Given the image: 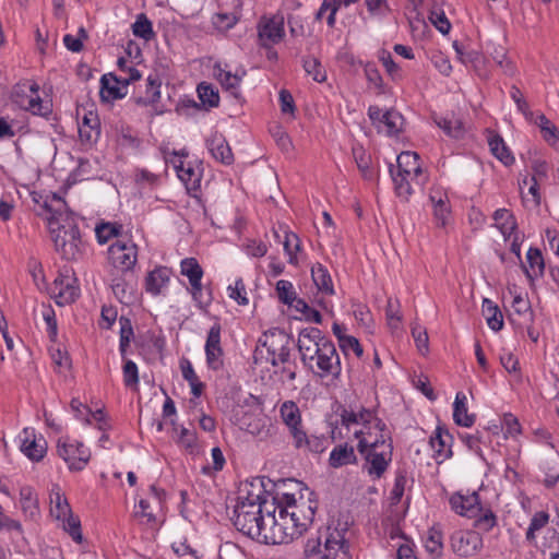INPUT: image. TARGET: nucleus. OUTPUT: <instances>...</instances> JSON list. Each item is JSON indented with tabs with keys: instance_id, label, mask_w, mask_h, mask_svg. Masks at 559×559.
<instances>
[{
	"instance_id": "nucleus-8",
	"label": "nucleus",
	"mask_w": 559,
	"mask_h": 559,
	"mask_svg": "<svg viewBox=\"0 0 559 559\" xmlns=\"http://www.w3.org/2000/svg\"><path fill=\"white\" fill-rule=\"evenodd\" d=\"M173 157H165L166 163H171L174 168L176 169L178 178L186 185V188L189 191H197L200 189L202 174L201 171L193 167L190 163L186 164L183 162V157L188 156V153L185 150L180 152L174 151L171 153Z\"/></svg>"
},
{
	"instance_id": "nucleus-12",
	"label": "nucleus",
	"mask_w": 559,
	"mask_h": 559,
	"mask_svg": "<svg viewBox=\"0 0 559 559\" xmlns=\"http://www.w3.org/2000/svg\"><path fill=\"white\" fill-rule=\"evenodd\" d=\"M258 36L263 47L280 43L285 36L284 17L276 14L262 16L258 23Z\"/></svg>"
},
{
	"instance_id": "nucleus-22",
	"label": "nucleus",
	"mask_w": 559,
	"mask_h": 559,
	"mask_svg": "<svg viewBox=\"0 0 559 559\" xmlns=\"http://www.w3.org/2000/svg\"><path fill=\"white\" fill-rule=\"evenodd\" d=\"M259 343L266 348L267 354H276L282 350L290 349V337L287 333L280 329H273L264 333L263 338Z\"/></svg>"
},
{
	"instance_id": "nucleus-47",
	"label": "nucleus",
	"mask_w": 559,
	"mask_h": 559,
	"mask_svg": "<svg viewBox=\"0 0 559 559\" xmlns=\"http://www.w3.org/2000/svg\"><path fill=\"white\" fill-rule=\"evenodd\" d=\"M549 522V514L545 511H539V512H536L533 518L531 519V523H530V526L526 531V539L528 542H534L535 540V533L539 530H542L543 527H545Z\"/></svg>"
},
{
	"instance_id": "nucleus-21",
	"label": "nucleus",
	"mask_w": 559,
	"mask_h": 559,
	"mask_svg": "<svg viewBox=\"0 0 559 559\" xmlns=\"http://www.w3.org/2000/svg\"><path fill=\"white\" fill-rule=\"evenodd\" d=\"M281 417L284 424L287 426L292 438H298L300 441L301 430H304L301 426V415L298 406L293 401H286L282 404L280 408Z\"/></svg>"
},
{
	"instance_id": "nucleus-44",
	"label": "nucleus",
	"mask_w": 559,
	"mask_h": 559,
	"mask_svg": "<svg viewBox=\"0 0 559 559\" xmlns=\"http://www.w3.org/2000/svg\"><path fill=\"white\" fill-rule=\"evenodd\" d=\"M122 226L117 223H102L95 227L96 238L99 243H106L110 238L119 236Z\"/></svg>"
},
{
	"instance_id": "nucleus-15",
	"label": "nucleus",
	"mask_w": 559,
	"mask_h": 559,
	"mask_svg": "<svg viewBox=\"0 0 559 559\" xmlns=\"http://www.w3.org/2000/svg\"><path fill=\"white\" fill-rule=\"evenodd\" d=\"M213 74L226 92H229V94L237 99L240 98L239 86L242 78L246 75L245 70H241L240 73L238 71L233 73L228 69V64L223 67L221 63H215Z\"/></svg>"
},
{
	"instance_id": "nucleus-7",
	"label": "nucleus",
	"mask_w": 559,
	"mask_h": 559,
	"mask_svg": "<svg viewBox=\"0 0 559 559\" xmlns=\"http://www.w3.org/2000/svg\"><path fill=\"white\" fill-rule=\"evenodd\" d=\"M109 263L123 273L132 271L138 262V246L132 241L116 240L108 248Z\"/></svg>"
},
{
	"instance_id": "nucleus-59",
	"label": "nucleus",
	"mask_w": 559,
	"mask_h": 559,
	"mask_svg": "<svg viewBox=\"0 0 559 559\" xmlns=\"http://www.w3.org/2000/svg\"><path fill=\"white\" fill-rule=\"evenodd\" d=\"M474 519V526L484 532H489L497 524V518L491 510H487L484 513L480 512Z\"/></svg>"
},
{
	"instance_id": "nucleus-39",
	"label": "nucleus",
	"mask_w": 559,
	"mask_h": 559,
	"mask_svg": "<svg viewBox=\"0 0 559 559\" xmlns=\"http://www.w3.org/2000/svg\"><path fill=\"white\" fill-rule=\"evenodd\" d=\"M71 512V507L63 495L55 492V495L50 497V513L58 521L64 516L69 518Z\"/></svg>"
},
{
	"instance_id": "nucleus-34",
	"label": "nucleus",
	"mask_w": 559,
	"mask_h": 559,
	"mask_svg": "<svg viewBox=\"0 0 559 559\" xmlns=\"http://www.w3.org/2000/svg\"><path fill=\"white\" fill-rule=\"evenodd\" d=\"M483 312L486 316L489 328L500 331L503 328V317L497 305L488 298L483 300Z\"/></svg>"
},
{
	"instance_id": "nucleus-32",
	"label": "nucleus",
	"mask_w": 559,
	"mask_h": 559,
	"mask_svg": "<svg viewBox=\"0 0 559 559\" xmlns=\"http://www.w3.org/2000/svg\"><path fill=\"white\" fill-rule=\"evenodd\" d=\"M493 221L504 238H510L518 227L514 215L507 209L497 210L493 213Z\"/></svg>"
},
{
	"instance_id": "nucleus-62",
	"label": "nucleus",
	"mask_w": 559,
	"mask_h": 559,
	"mask_svg": "<svg viewBox=\"0 0 559 559\" xmlns=\"http://www.w3.org/2000/svg\"><path fill=\"white\" fill-rule=\"evenodd\" d=\"M229 297L236 300L239 305L246 306L249 300L247 298L246 286L242 278H238L234 286L228 287Z\"/></svg>"
},
{
	"instance_id": "nucleus-42",
	"label": "nucleus",
	"mask_w": 559,
	"mask_h": 559,
	"mask_svg": "<svg viewBox=\"0 0 559 559\" xmlns=\"http://www.w3.org/2000/svg\"><path fill=\"white\" fill-rule=\"evenodd\" d=\"M302 67L308 75L312 76L316 82L322 83L326 80V72L319 59L314 57H305Z\"/></svg>"
},
{
	"instance_id": "nucleus-11",
	"label": "nucleus",
	"mask_w": 559,
	"mask_h": 559,
	"mask_svg": "<svg viewBox=\"0 0 559 559\" xmlns=\"http://www.w3.org/2000/svg\"><path fill=\"white\" fill-rule=\"evenodd\" d=\"M450 545L457 556L471 557L483 548V538L474 531H456L451 535Z\"/></svg>"
},
{
	"instance_id": "nucleus-4",
	"label": "nucleus",
	"mask_w": 559,
	"mask_h": 559,
	"mask_svg": "<svg viewBox=\"0 0 559 559\" xmlns=\"http://www.w3.org/2000/svg\"><path fill=\"white\" fill-rule=\"evenodd\" d=\"M43 207L50 214L48 223L56 251L66 260L79 259L84 248L79 227L75 224L59 225L56 217L58 211L53 210L47 201L44 202Z\"/></svg>"
},
{
	"instance_id": "nucleus-9",
	"label": "nucleus",
	"mask_w": 559,
	"mask_h": 559,
	"mask_svg": "<svg viewBox=\"0 0 559 559\" xmlns=\"http://www.w3.org/2000/svg\"><path fill=\"white\" fill-rule=\"evenodd\" d=\"M221 324L215 323L211 326L207 332L206 341H205V358L206 366L209 369L213 371L223 370L224 364V349L221 344Z\"/></svg>"
},
{
	"instance_id": "nucleus-13",
	"label": "nucleus",
	"mask_w": 559,
	"mask_h": 559,
	"mask_svg": "<svg viewBox=\"0 0 559 559\" xmlns=\"http://www.w3.org/2000/svg\"><path fill=\"white\" fill-rule=\"evenodd\" d=\"M240 428L254 436L260 441L269 440L274 435L275 430L270 419L262 414H245L240 419Z\"/></svg>"
},
{
	"instance_id": "nucleus-40",
	"label": "nucleus",
	"mask_w": 559,
	"mask_h": 559,
	"mask_svg": "<svg viewBox=\"0 0 559 559\" xmlns=\"http://www.w3.org/2000/svg\"><path fill=\"white\" fill-rule=\"evenodd\" d=\"M132 32L135 37L144 40H151L155 36L152 22L144 13L136 16L135 22L132 24Z\"/></svg>"
},
{
	"instance_id": "nucleus-57",
	"label": "nucleus",
	"mask_w": 559,
	"mask_h": 559,
	"mask_svg": "<svg viewBox=\"0 0 559 559\" xmlns=\"http://www.w3.org/2000/svg\"><path fill=\"white\" fill-rule=\"evenodd\" d=\"M412 335L414 337L417 349L426 355L429 352V337L425 328L416 324L412 328Z\"/></svg>"
},
{
	"instance_id": "nucleus-41",
	"label": "nucleus",
	"mask_w": 559,
	"mask_h": 559,
	"mask_svg": "<svg viewBox=\"0 0 559 559\" xmlns=\"http://www.w3.org/2000/svg\"><path fill=\"white\" fill-rule=\"evenodd\" d=\"M180 273L188 277L189 283L195 280H202L203 269L195 258H185L180 262Z\"/></svg>"
},
{
	"instance_id": "nucleus-2",
	"label": "nucleus",
	"mask_w": 559,
	"mask_h": 559,
	"mask_svg": "<svg viewBox=\"0 0 559 559\" xmlns=\"http://www.w3.org/2000/svg\"><path fill=\"white\" fill-rule=\"evenodd\" d=\"M297 347L302 365L314 377L340 378L342 364L336 347L318 328L302 329Z\"/></svg>"
},
{
	"instance_id": "nucleus-49",
	"label": "nucleus",
	"mask_w": 559,
	"mask_h": 559,
	"mask_svg": "<svg viewBox=\"0 0 559 559\" xmlns=\"http://www.w3.org/2000/svg\"><path fill=\"white\" fill-rule=\"evenodd\" d=\"M190 293L192 295V299L202 309L207 307L212 301L211 293H207L206 296L204 295L202 280H195L190 282Z\"/></svg>"
},
{
	"instance_id": "nucleus-6",
	"label": "nucleus",
	"mask_w": 559,
	"mask_h": 559,
	"mask_svg": "<svg viewBox=\"0 0 559 559\" xmlns=\"http://www.w3.org/2000/svg\"><path fill=\"white\" fill-rule=\"evenodd\" d=\"M141 79V73L138 69L131 70V76L119 79L112 73L104 74L100 79V98L103 102L109 103L116 99L123 98L128 93V85L131 82Z\"/></svg>"
},
{
	"instance_id": "nucleus-31",
	"label": "nucleus",
	"mask_w": 559,
	"mask_h": 559,
	"mask_svg": "<svg viewBox=\"0 0 559 559\" xmlns=\"http://www.w3.org/2000/svg\"><path fill=\"white\" fill-rule=\"evenodd\" d=\"M425 549L432 559H439L443 554V535L439 527L432 526L428 530L425 539Z\"/></svg>"
},
{
	"instance_id": "nucleus-5",
	"label": "nucleus",
	"mask_w": 559,
	"mask_h": 559,
	"mask_svg": "<svg viewBox=\"0 0 559 559\" xmlns=\"http://www.w3.org/2000/svg\"><path fill=\"white\" fill-rule=\"evenodd\" d=\"M38 92L39 85L36 82L22 81L13 86L10 98L13 104L23 110L48 117L51 114V104L44 102Z\"/></svg>"
},
{
	"instance_id": "nucleus-23",
	"label": "nucleus",
	"mask_w": 559,
	"mask_h": 559,
	"mask_svg": "<svg viewBox=\"0 0 559 559\" xmlns=\"http://www.w3.org/2000/svg\"><path fill=\"white\" fill-rule=\"evenodd\" d=\"M388 452H377L368 450L364 454L368 462V473L374 477H381L386 471L389 462L391 461L392 444L388 443Z\"/></svg>"
},
{
	"instance_id": "nucleus-29",
	"label": "nucleus",
	"mask_w": 559,
	"mask_h": 559,
	"mask_svg": "<svg viewBox=\"0 0 559 559\" xmlns=\"http://www.w3.org/2000/svg\"><path fill=\"white\" fill-rule=\"evenodd\" d=\"M488 145L493 156L497 157L504 166H510L514 163L512 153L499 134L490 133L488 136Z\"/></svg>"
},
{
	"instance_id": "nucleus-64",
	"label": "nucleus",
	"mask_w": 559,
	"mask_h": 559,
	"mask_svg": "<svg viewBox=\"0 0 559 559\" xmlns=\"http://www.w3.org/2000/svg\"><path fill=\"white\" fill-rule=\"evenodd\" d=\"M385 317L389 321V323L393 326H396V323H399L402 319V316L400 313V301L397 299L393 300L392 298L388 299L386 307H385Z\"/></svg>"
},
{
	"instance_id": "nucleus-3",
	"label": "nucleus",
	"mask_w": 559,
	"mask_h": 559,
	"mask_svg": "<svg viewBox=\"0 0 559 559\" xmlns=\"http://www.w3.org/2000/svg\"><path fill=\"white\" fill-rule=\"evenodd\" d=\"M345 532L331 526L320 530L316 537L308 538L304 549L305 559H350Z\"/></svg>"
},
{
	"instance_id": "nucleus-19",
	"label": "nucleus",
	"mask_w": 559,
	"mask_h": 559,
	"mask_svg": "<svg viewBox=\"0 0 559 559\" xmlns=\"http://www.w3.org/2000/svg\"><path fill=\"white\" fill-rule=\"evenodd\" d=\"M171 274V269L163 265L150 271L144 281L146 293L152 296L160 295L168 287Z\"/></svg>"
},
{
	"instance_id": "nucleus-52",
	"label": "nucleus",
	"mask_w": 559,
	"mask_h": 559,
	"mask_svg": "<svg viewBox=\"0 0 559 559\" xmlns=\"http://www.w3.org/2000/svg\"><path fill=\"white\" fill-rule=\"evenodd\" d=\"M353 156L357 164L358 169L361 171L365 178H369L370 173V155L366 153L362 146L353 147Z\"/></svg>"
},
{
	"instance_id": "nucleus-58",
	"label": "nucleus",
	"mask_w": 559,
	"mask_h": 559,
	"mask_svg": "<svg viewBox=\"0 0 559 559\" xmlns=\"http://www.w3.org/2000/svg\"><path fill=\"white\" fill-rule=\"evenodd\" d=\"M134 516L142 523L152 524L156 522L155 514L148 500L141 499L139 502V510L134 512Z\"/></svg>"
},
{
	"instance_id": "nucleus-25",
	"label": "nucleus",
	"mask_w": 559,
	"mask_h": 559,
	"mask_svg": "<svg viewBox=\"0 0 559 559\" xmlns=\"http://www.w3.org/2000/svg\"><path fill=\"white\" fill-rule=\"evenodd\" d=\"M467 399L463 392H457L453 403V420L457 426L472 427L476 416L467 412Z\"/></svg>"
},
{
	"instance_id": "nucleus-35",
	"label": "nucleus",
	"mask_w": 559,
	"mask_h": 559,
	"mask_svg": "<svg viewBox=\"0 0 559 559\" xmlns=\"http://www.w3.org/2000/svg\"><path fill=\"white\" fill-rule=\"evenodd\" d=\"M199 99L204 107L215 108L219 105L218 90L211 83L201 82L197 88Z\"/></svg>"
},
{
	"instance_id": "nucleus-37",
	"label": "nucleus",
	"mask_w": 559,
	"mask_h": 559,
	"mask_svg": "<svg viewBox=\"0 0 559 559\" xmlns=\"http://www.w3.org/2000/svg\"><path fill=\"white\" fill-rule=\"evenodd\" d=\"M20 501H21V508L23 512L34 519L38 515V502L37 498L33 492V489L31 487H23L20 490Z\"/></svg>"
},
{
	"instance_id": "nucleus-55",
	"label": "nucleus",
	"mask_w": 559,
	"mask_h": 559,
	"mask_svg": "<svg viewBox=\"0 0 559 559\" xmlns=\"http://www.w3.org/2000/svg\"><path fill=\"white\" fill-rule=\"evenodd\" d=\"M430 201L433 204V215L437 224L442 227L445 226L450 213L445 200H443L441 197L436 199L435 195H430Z\"/></svg>"
},
{
	"instance_id": "nucleus-45",
	"label": "nucleus",
	"mask_w": 559,
	"mask_h": 559,
	"mask_svg": "<svg viewBox=\"0 0 559 559\" xmlns=\"http://www.w3.org/2000/svg\"><path fill=\"white\" fill-rule=\"evenodd\" d=\"M536 124L540 128L543 138L549 144H555L559 139L558 129L554 126L545 115H539Z\"/></svg>"
},
{
	"instance_id": "nucleus-50",
	"label": "nucleus",
	"mask_w": 559,
	"mask_h": 559,
	"mask_svg": "<svg viewBox=\"0 0 559 559\" xmlns=\"http://www.w3.org/2000/svg\"><path fill=\"white\" fill-rule=\"evenodd\" d=\"M276 293L278 299L285 305L293 306L296 300V292L289 281L280 280L276 283Z\"/></svg>"
},
{
	"instance_id": "nucleus-18",
	"label": "nucleus",
	"mask_w": 559,
	"mask_h": 559,
	"mask_svg": "<svg viewBox=\"0 0 559 559\" xmlns=\"http://www.w3.org/2000/svg\"><path fill=\"white\" fill-rule=\"evenodd\" d=\"M397 173L412 177V180L416 179L418 185L426 182L419 164V155L415 152H402L397 156Z\"/></svg>"
},
{
	"instance_id": "nucleus-60",
	"label": "nucleus",
	"mask_w": 559,
	"mask_h": 559,
	"mask_svg": "<svg viewBox=\"0 0 559 559\" xmlns=\"http://www.w3.org/2000/svg\"><path fill=\"white\" fill-rule=\"evenodd\" d=\"M429 20L441 34L445 35L450 32L451 23L442 10H432Z\"/></svg>"
},
{
	"instance_id": "nucleus-16",
	"label": "nucleus",
	"mask_w": 559,
	"mask_h": 559,
	"mask_svg": "<svg viewBox=\"0 0 559 559\" xmlns=\"http://www.w3.org/2000/svg\"><path fill=\"white\" fill-rule=\"evenodd\" d=\"M429 443L439 463L452 456L453 437L445 427L437 426Z\"/></svg>"
},
{
	"instance_id": "nucleus-51",
	"label": "nucleus",
	"mask_w": 559,
	"mask_h": 559,
	"mask_svg": "<svg viewBox=\"0 0 559 559\" xmlns=\"http://www.w3.org/2000/svg\"><path fill=\"white\" fill-rule=\"evenodd\" d=\"M62 522L63 530L69 533L75 543L82 542L81 522L78 516H74L71 512L69 518L64 516L60 520Z\"/></svg>"
},
{
	"instance_id": "nucleus-26",
	"label": "nucleus",
	"mask_w": 559,
	"mask_h": 559,
	"mask_svg": "<svg viewBox=\"0 0 559 559\" xmlns=\"http://www.w3.org/2000/svg\"><path fill=\"white\" fill-rule=\"evenodd\" d=\"M357 457L354 448L348 443L336 445L330 453L329 464L333 468L356 463Z\"/></svg>"
},
{
	"instance_id": "nucleus-10",
	"label": "nucleus",
	"mask_w": 559,
	"mask_h": 559,
	"mask_svg": "<svg viewBox=\"0 0 559 559\" xmlns=\"http://www.w3.org/2000/svg\"><path fill=\"white\" fill-rule=\"evenodd\" d=\"M57 451L59 456L68 463L71 471H82L91 459L90 450L78 441L70 443L59 440Z\"/></svg>"
},
{
	"instance_id": "nucleus-1",
	"label": "nucleus",
	"mask_w": 559,
	"mask_h": 559,
	"mask_svg": "<svg viewBox=\"0 0 559 559\" xmlns=\"http://www.w3.org/2000/svg\"><path fill=\"white\" fill-rule=\"evenodd\" d=\"M317 502L293 492H277L272 500L263 491L239 496L233 524L243 535L266 545L288 544L312 524Z\"/></svg>"
},
{
	"instance_id": "nucleus-27",
	"label": "nucleus",
	"mask_w": 559,
	"mask_h": 559,
	"mask_svg": "<svg viewBox=\"0 0 559 559\" xmlns=\"http://www.w3.org/2000/svg\"><path fill=\"white\" fill-rule=\"evenodd\" d=\"M527 266L522 264L523 271L530 281L543 276L545 262L543 254L537 248H530L526 253Z\"/></svg>"
},
{
	"instance_id": "nucleus-53",
	"label": "nucleus",
	"mask_w": 559,
	"mask_h": 559,
	"mask_svg": "<svg viewBox=\"0 0 559 559\" xmlns=\"http://www.w3.org/2000/svg\"><path fill=\"white\" fill-rule=\"evenodd\" d=\"M238 22V17L234 13H216L212 17L213 26L219 32H227Z\"/></svg>"
},
{
	"instance_id": "nucleus-61",
	"label": "nucleus",
	"mask_w": 559,
	"mask_h": 559,
	"mask_svg": "<svg viewBox=\"0 0 559 559\" xmlns=\"http://www.w3.org/2000/svg\"><path fill=\"white\" fill-rule=\"evenodd\" d=\"M338 345L345 355L353 352L357 357H361L364 354V349L359 341L354 336L347 335L346 337L341 338V343Z\"/></svg>"
},
{
	"instance_id": "nucleus-28",
	"label": "nucleus",
	"mask_w": 559,
	"mask_h": 559,
	"mask_svg": "<svg viewBox=\"0 0 559 559\" xmlns=\"http://www.w3.org/2000/svg\"><path fill=\"white\" fill-rule=\"evenodd\" d=\"M300 438V441L297 437L293 439L295 448L306 449L312 453H322L329 444V440L324 436H308L305 430H301Z\"/></svg>"
},
{
	"instance_id": "nucleus-14",
	"label": "nucleus",
	"mask_w": 559,
	"mask_h": 559,
	"mask_svg": "<svg viewBox=\"0 0 559 559\" xmlns=\"http://www.w3.org/2000/svg\"><path fill=\"white\" fill-rule=\"evenodd\" d=\"M74 283L75 278L72 276L64 274H59L57 276L50 287V293L57 305H70L76 299L79 293Z\"/></svg>"
},
{
	"instance_id": "nucleus-43",
	"label": "nucleus",
	"mask_w": 559,
	"mask_h": 559,
	"mask_svg": "<svg viewBox=\"0 0 559 559\" xmlns=\"http://www.w3.org/2000/svg\"><path fill=\"white\" fill-rule=\"evenodd\" d=\"M453 48L459 60L464 64H472L474 68H477L483 62V56L477 50H465L459 41L453 43Z\"/></svg>"
},
{
	"instance_id": "nucleus-33",
	"label": "nucleus",
	"mask_w": 559,
	"mask_h": 559,
	"mask_svg": "<svg viewBox=\"0 0 559 559\" xmlns=\"http://www.w3.org/2000/svg\"><path fill=\"white\" fill-rule=\"evenodd\" d=\"M100 132L99 121L97 116L92 112L85 115L83 124L79 127V134L82 141L93 142L96 141Z\"/></svg>"
},
{
	"instance_id": "nucleus-63",
	"label": "nucleus",
	"mask_w": 559,
	"mask_h": 559,
	"mask_svg": "<svg viewBox=\"0 0 559 559\" xmlns=\"http://www.w3.org/2000/svg\"><path fill=\"white\" fill-rule=\"evenodd\" d=\"M437 123L448 135L452 138H460L463 134L462 123L459 120L442 118Z\"/></svg>"
},
{
	"instance_id": "nucleus-46",
	"label": "nucleus",
	"mask_w": 559,
	"mask_h": 559,
	"mask_svg": "<svg viewBox=\"0 0 559 559\" xmlns=\"http://www.w3.org/2000/svg\"><path fill=\"white\" fill-rule=\"evenodd\" d=\"M391 175H392V179L394 182L395 192H396L397 197L407 201L409 195L413 192L412 186L409 182V180H412V177L402 175L399 173L394 174L392 169H391Z\"/></svg>"
},
{
	"instance_id": "nucleus-20",
	"label": "nucleus",
	"mask_w": 559,
	"mask_h": 559,
	"mask_svg": "<svg viewBox=\"0 0 559 559\" xmlns=\"http://www.w3.org/2000/svg\"><path fill=\"white\" fill-rule=\"evenodd\" d=\"M21 451L32 461H40L47 451V442L44 438L37 439L34 429L25 428L23 430Z\"/></svg>"
},
{
	"instance_id": "nucleus-38",
	"label": "nucleus",
	"mask_w": 559,
	"mask_h": 559,
	"mask_svg": "<svg viewBox=\"0 0 559 559\" xmlns=\"http://www.w3.org/2000/svg\"><path fill=\"white\" fill-rule=\"evenodd\" d=\"M382 123L384 124L385 133L394 136L402 131L404 118L395 110H388L382 115Z\"/></svg>"
},
{
	"instance_id": "nucleus-48",
	"label": "nucleus",
	"mask_w": 559,
	"mask_h": 559,
	"mask_svg": "<svg viewBox=\"0 0 559 559\" xmlns=\"http://www.w3.org/2000/svg\"><path fill=\"white\" fill-rule=\"evenodd\" d=\"M176 441L181 447H183L190 454H195L199 452V448L197 444V433L193 430H189L185 427H181Z\"/></svg>"
},
{
	"instance_id": "nucleus-24",
	"label": "nucleus",
	"mask_w": 559,
	"mask_h": 559,
	"mask_svg": "<svg viewBox=\"0 0 559 559\" xmlns=\"http://www.w3.org/2000/svg\"><path fill=\"white\" fill-rule=\"evenodd\" d=\"M206 146L216 160L225 165H230L234 162L231 148L222 134H213L207 139Z\"/></svg>"
},
{
	"instance_id": "nucleus-36",
	"label": "nucleus",
	"mask_w": 559,
	"mask_h": 559,
	"mask_svg": "<svg viewBox=\"0 0 559 559\" xmlns=\"http://www.w3.org/2000/svg\"><path fill=\"white\" fill-rule=\"evenodd\" d=\"M160 84L157 75H150L146 80V95L145 97H135V104L146 106L157 103L160 97Z\"/></svg>"
},
{
	"instance_id": "nucleus-54",
	"label": "nucleus",
	"mask_w": 559,
	"mask_h": 559,
	"mask_svg": "<svg viewBox=\"0 0 559 559\" xmlns=\"http://www.w3.org/2000/svg\"><path fill=\"white\" fill-rule=\"evenodd\" d=\"M123 383L127 388L136 389L139 384L138 366L132 360H126L123 368Z\"/></svg>"
},
{
	"instance_id": "nucleus-17",
	"label": "nucleus",
	"mask_w": 559,
	"mask_h": 559,
	"mask_svg": "<svg viewBox=\"0 0 559 559\" xmlns=\"http://www.w3.org/2000/svg\"><path fill=\"white\" fill-rule=\"evenodd\" d=\"M450 506L457 514L469 519L476 518L480 512H483L477 492H473L468 496L454 493L450 498Z\"/></svg>"
},
{
	"instance_id": "nucleus-30",
	"label": "nucleus",
	"mask_w": 559,
	"mask_h": 559,
	"mask_svg": "<svg viewBox=\"0 0 559 559\" xmlns=\"http://www.w3.org/2000/svg\"><path fill=\"white\" fill-rule=\"evenodd\" d=\"M311 276L317 288L325 295H334V287L328 269L321 263L311 267Z\"/></svg>"
},
{
	"instance_id": "nucleus-56",
	"label": "nucleus",
	"mask_w": 559,
	"mask_h": 559,
	"mask_svg": "<svg viewBox=\"0 0 559 559\" xmlns=\"http://www.w3.org/2000/svg\"><path fill=\"white\" fill-rule=\"evenodd\" d=\"M300 249V240L294 233H286L284 240V250L288 255V262L292 264L297 263L296 252Z\"/></svg>"
}]
</instances>
